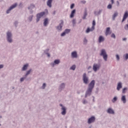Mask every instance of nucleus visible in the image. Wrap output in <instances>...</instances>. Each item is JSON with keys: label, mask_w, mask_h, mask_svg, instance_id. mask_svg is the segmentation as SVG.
<instances>
[{"label": "nucleus", "mask_w": 128, "mask_h": 128, "mask_svg": "<svg viewBox=\"0 0 128 128\" xmlns=\"http://www.w3.org/2000/svg\"><path fill=\"white\" fill-rule=\"evenodd\" d=\"M94 84H96V80H92L88 85V88L85 93L84 98H86L87 96H92V90L94 88Z\"/></svg>", "instance_id": "f257e3e1"}, {"label": "nucleus", "mask_w": 128, "mask_h": 128, "mask_svg": "<svg viewBox=\"0 0 128 128\" xmlns=\"http://www.w3.org/2000/svg\"><path fill=\"white\" fill-rule=\"evenodd\" d=\"M44 14H48V9H46L45 12H40L36 14V22H39L42 17L44 16Z\"/></svg>", "instance_id": "f03ea898"}, {"label": "nucleus", "mask_w": 128, "mask_h": 128, "mask_svg": "<svg viewBox=\"0 0 128 128\" xmlns=\"http://www.w3.org/2000/svg\"><path fill=\"white\" fill-rule=\"evenodd\" d=\"M6 40L8 44H12L14 40H12V33L8 30L6 32Z\"/></svg>", "instance_id": "7ed1b4c3"}, {"label": "nucleus", "mask_w": 128, "mask_h": 128, "mask_svg": "<svg viewBox=\"0 0 128 128\" xmlns=\"http://www.w3.org/2000/svg\"><path fill=\"white\" fill-rule=\"evenodd\" d=\"M100 56H102L105 62L108 61V54H106V50L102 49L101 50L100 53Z\"/></svg>", "instance_id": "20e7f679"}, {"label": "nucleus", "mask_w": 128, "mask_h": 128, "mask_svg": "<svg viewBox=\"0 0 128 128\" xmlns=\"http://www.w3.org/2000/svg\"><path fill=\"white\" fill-rule=\"evenodd\" d=\"M82 80L84 84H88V77L86 76V73H84L82 75Z\"/></svg>", "instance_id": "39448f33"}, {"label": "nucleus", "mask_w": 128, "mask_h": 128, "mask_svg": "<svg viewBox=\"0 0 128 128\" xmlns=\"http://www.w3.org/2000/svg\"><path fill=\"white\" fill-rule=\"evenodd\" d=\"M100 66H102V65L98 63V64H94L92 70L94 72H98L100 68Z\"/></svg>", "instance_id": "423d86ee"}, {"label": "nucleus", "mask_w": 128, "mask_h": 128, "mask_svg": "<svg viewBox=\"0 0 128 128\" xmlns=\"http://www.w3.org/2000/svg\"><path fill=\"white\" fill-rule=\"evenodd\" d=\"M62 26H64V20H60V22L56 27V30H58V32H62Z\"/></svg>", "instance_id": "0eeeda50"}, {"label": "nucleus", "mask_w": 128, "mask_h": 128, "mask_svg": "<svg viewBox=\"0 0 128 128\" xmlns=\"http://www.w3.org/2000/svg\"><path fill=\"white\" fill-rule=\"evenodd\" d=\"M18 6V3H14L12 6H11L8 10H7L6 12V14H10V10H14V8H16V6Z\"/></svg>", "instance_id": "6e6552de"}, {"label": "nucleus", "mask_w": 128, "mask_h": 128, "mask_svg": "<svg viewBox=\"0 0 128 128\" xmlns=\"http://www.w3.org/2000/svg\"><path fill=\"white\" fill-rule=\"evenodd\" d=\"M96 122V116H92L90 118H88V124H92V122Z\"/></svg>", "instance_id": "1a4fd4ad"}, {"label": "nucleus", "mask_w": 128, "mask_h": 128, "mask_svg": "<svg viewBox=\"0 0 128 128\" xmlns=\"http://www.w3.org/2000/svg\"><path fill=\"white\" fill-rule=\"evenodd\" d=\"M60 62V60L58 59L55 60L54 62H52L50 64V66L54 68V66L56 64H59Z\"/></svg>", "instance_id": "9d476101"}, {"label": "nucleus", "mask_w": 128, "mask_h": 128, "mask_svg": "<svg viewBox=\"0 0 128 128\" xmlns=\"http://www.w3.org/2000/svg\"><path fill=\"white\" fill-rule=\"evenodd\" d=\"M106 112L109 114H114V110L112 108H109L106 110Z\"/></svg>", "instance_id": "9b49d317"}, {"label": "nucleus", "mask_w": 128, "mask_h": 128, "mask_svg": "<svg viewBox=\"0 0 128 128\" xmlns=\"http://www.w3.org/2000/svg\"><path fill=\"white\" fill-rule=\"evenodd\" d=\"M128 18V12L126 11L125 12L124 16H123V18L122 21V22H124V20H126V18Z\"/></svg>", "instance_id": "f8f14e48"}, {"label": "nucleus", "mask_w": 128, "mask_h": 128, "mask_svg": "<svg viewBox=\"0 0 128 128\" xmlns=\"http://www.w3.org/2000/svg\"><path fill=\"white\" fill-rule=\"evenodd\" d=\"M64 88H66V84L62 83L59 86L58 90L60 92H62V90H64Z\"/></svg>", "instance_id": "ddd939ff"}, {"label": "nucleus", "mask_w": 128, "mask_h": 128, "mask_svg": "<svg viewBox=\"0 0 128 128\" xmlns=\"http://www.w3.org/2000/svg\"><path fill=\"white\" fill-rule=\"evenodd\" d=\"M61 110H62L61 112L62 116H66V107H62L61 108Z\"/></svg>", "instance_id": "4468645a"}, {"label": "nucleus", "mask_w": 128, "mask_h": 128, "mask_svg": "<svg viewBox=\"0 0 128 128\" xmlns=\"http://www.w3.org/2000/svg\"><path fill=\"white\" fill-rule=\"evenodd\" d=\"M122 88V82H118L117 84L116 90H120V88Z\"/></svg>", "instance_id": "2eb2a0df"}, {"label": "nucleus", "mask_w": 128, "mask_h": 128, "mask_svg": "<svg viewBox=\"0 0 128 128\" xmlns=\"http://www.w3.org/2000/svg\"><path fill=\"white\" fill-rule=\"evenodd\" d=\"M71 56L74 58H78V52L76 51L72 52L71 54Z\"/></svg>", "instance_id": "dca6fc26"}, {"label": "nucleus", "mask_w": 128, "mask_h": 128, "mask_svg": "<svg viewBox=\"0 0 128 128\" xmlns=\"http://www.w3.org/2000/svg\"><path fill=\"white\" fill-rule=\"evenodd\" d=\"M102 12V10H99L98 12L94 11V16H100V14Z\"/></svg>", "instance_id": "f3484780"}, {"label": "nucleus", "mask_w": 128, "mask_h": 128, "mask_svg": "<svg viewBox=\"0 0 128 128\" xmlns=\"http://www.w3.org/2000/svg\"><path fill=\"white\" fill-rule=\"evenodd\" d=\"M98 42L99 44H100V42H104V38L102 36H100L98 38Z\"/></svg>", "instance_id": "a211bd4d"}, {"label": "nucleus", "mask_w": 128, "mask_h": 128, "mask_svg": "<svg viewBox=\"0 0 128 128\" xmlns=\"http://www.w3.org/2000/svg\"><path fill=\"white\" fill-rule=\"evenodd\" d=\"M28 64H26L23 66L22 70L23 72L26 71V70H28Z\"/></svg>", "instance_id": "6ab92c4d"}, {"label": "nucleus", "mask_w": 128, "mask_h": 128, "mask_svg": "<svg viewBox=\"0 0 128 128\" xmlns=\"http://www.w3.org/2000/svg\"><path fill=\"white\" fill-rule=\"evenodd\" d=\"M76 9L73 10L71 12V14H70V18H74V14H76Z\"/></svg>", "instance_id": "aec40b11"}, {"label": "nucleus", "mask_w": 128, "mask_h": 128, "mask_svg": "<svg viewBox=\"0 0 128 128\" xmlns=\"http://www.w3.org/2000/svg\"><path fill=\"white\" fill-rule=\"evenodd\" d=\"M48 18H46L44 19V26H48Z\"/></svg>", "instance_id": "412c9836"}, {"label": "nucleus", "mask_w": 128, "mask_h": 128, "mask_svg": "<svg viewBox=\"0 0 128 128\" xmlns=\"http://www.w3.org/2000/svg\"><path fill=\"white\" fill-rule=\"evenodd\" d=\"M121 100L123 104H126V96L124 95L122 96Z\"/></svg>", "instance_id": "4be33fe9"}, {"label": "nucleus", "mask_w": 128, "mask_h": 128, "mask_svg": "<svg viewBox=\"0 0 128 128\" xmlns=\"http://www.w3.org/2000/svg\"><path fill=\"white\" fill-rule=\"evenodd\" d=\"M36 8V5L34 4H31L30 5L28 6V10H34Z\"/></svg>", "instance_id": "5701e85b"}, {"label": "nucleus", "mask_w": 128, "mask_h": 128, "mask_svg": "<svg viewBox=\"0 0 128 128\" xmlns=\"http://www.w3.org/2000/svg\"><path fill=\"white\" fill-rule=\"evenodd\" d=\"M118 16V12H114V14L112 16V20H116V18Z\"/></svg>", "instance_id": "b1692460"}, {"label": "nucleus", "mask_w": 128, "mask_h": 128, "mask_svg": "<svg viewBox=\"0 0 128 128\" xmlns=\"http://www.w3.org/2000/svg\"><path fill=\"white\" fill-rule=\"evenodd\" d=\"M52 0H48L47 1V6L49 8H52Z\"/></svg>", "instance_id": "393cba45"}, {"label": "nucleus", "mask_w": 128, "mask_h": 128, "mask_svg": "<svg viewBox=\"0 0 128 128\" xmlns=\"http://www.w3.org/2000/svg\"><path fill=\"white\" fill-rule=\"evenodd\" d=\"M87 16H88V12L86 11V10H85L84 12V14L82 17V19L86 20Z\"/></svg>", "instance_id": "a878e982"}, {"label": "nucleus", "mask_w": 128, "mask_h": 128, "mask_svg": "<svg viewBox=\"0 0 128 128\" xmlns=\"http://www.w3.org/2000/svg\"><path fill=\"white\" fill-rule=\"evenodd\" d=\"M32 68H30L26 72V74L24 75V76H26V78H28V74H30V72H32Z\"/></svg>", "instance_id": "bb28decb"}, {"label": "nucleus", "mask_w": 128, "mask_h": 128, "mask_svg": "<svg viewBox=\"0 0 128 128\" xmlns=\"http://www.w3.org/2000/svg\"><path fill=\"white\" fill-rule=\"evenodd\" d=\"M110 28L108 27L106 29V36H108V34H110Z\"/></svg>", "instance_id": "cd10ccee"}, {"label": "nucleus", "mask_w": 128, "mask_h": 128, "mask_svg": "<svg viewBox=\"0 0 128 128\" xmlns=\"http://www.w3.org/2000/svg\"><path fill=\"white\" fill-rule=\"evenodd\" d=\"M26 78V76L24 75V76L20 78V82H22Z\"/></svg>", "instance_id": "c85d7f7f"}, {"label": "nucleus", "mask_w": 128, "mask_h": 128, "mask_svg": "<svg viewBox=\"0 0 128 128\" xmlns=\"http://www.w3.org/2000/svg\"><path fill=\"white\" fill-rule=\"evenodd\" d=\"M90 32H92V30L90 29V28H88L86 30V34H88Z\"/></svg>", "instance_id": "c756f323"}, {"label": "nucleus", "mask_w": 128, "mask_h": 128, "mask_svg": "<svg viewBox=\"0 0 128 128\" xmlns=\"http://www.w3.org/2000/svg\"><path fill=\"white\" fill-rule=\"evenodd\" d=\"M118 100V97L114 96L112 100V102H116Z\"/></svg>", "instance_id": "7c9ffc66"}, {"label": "nucleus", "mask_w": 128, "mask_h": 128, "mask_svg": "<svg viewBox=\"0 0 128 128\" xmlns=\"http://www.w3.org/2000/svg\"><path fill=\"white\" fill-rule=\"evenodd\" d=\"M32 18H34V15H31L28 16V20H30V22H32Z\"/></svg>", "instance_id": "2f4dec72"}, {"label": "nucleus", "mask_w": 128, "mask_h": 128, "mask_svg": "<svg viewBox=\"0 0 128 128\" xmlns=\"http://www.w3.org/2000/svg\"><path fill=\"white\" fill-rule=\"evenodd\" d=\"M44 54H48V52H50V49L47 48V49L44 50Z\"/></svg>", "instance_id": "473e14b6"}, {"label": "nucleus", "mask_w": 128, "mask_h": 128, "mask_svg": "<svg viewBox=\"0 0 128 128\" xmlns=\"http://www.w3.org/2000/svg\"><path fill=\"white\" fill-rule=\"evenodd\" d=\"M65 32V34H70V29H66L64 31Z\"/></svg>", "instance_id": "72a5a7b5"}, {"label": "nucleus", "mask_w": 128, "mask_h": 128, "mask_svg": "<svg viewBox=\"0 0 128 128\" xmlns=\"http://www.w3.org/2000/svg\"><path fill=\"white\" fill-rule=\"evenodd\" d=\"M83 42H84V44H88V40L86 37L84 38Z\"/></svg>", "instance_id": "f704fd0d"}, {"label": "nucleus", "mask_w": 128, "mask_h": 128, "mask_svg": "<svg viewBox=\"0 0 128 128\" xmlns=\"http://www.w3.org/2000/svg\"><path fill=\"white\" fill-rule=\"evenodd\" d=\"M46 83H44L42 84V90H44L46 88Z\"/></svg>", "instance_id": "c9c22d12"}, {"label": "nucleus", "mask_w": 128, "mask_h": 128, "mask_svg": "<svg viewBox=\"0 0 128 128\" xmlns=\"http://www.w3.org/2000/svg\"><path fill=\"white\" fill-rule=\"evenodd\" d=\"M124 58H125V60H128V54H126L124 55Z\"/></svg>", "instance_id": "e433bc0d"}, {"label": "nucleus", "mask_w": 128, "mask_h": 128, "mask_svg": "<svg viewBox=\"0 0 128 128\" xmlns=\"http://www.w3.org/2000/svg\"><path fill=\"white\" fill-rule=\"evenodd\" d=\"M76 65H73L70 67V70H76Z\"/></svg>", "instance_id": "4c0bfd02"}, {"label": "nucleus", "mask_w": 128, "mask_h": 128, "mask_svg": "<svg viewBox=\"0 0 128 128\" xmlns=\"http://www.w3.org/2000/svg\"><path fill=\"white\" fill-rule=\"evenodd\" d=\"M112 8V4H109L107 6V8H108V10H111Z\"/></svg>", "instance_id": "58836bf2"}, {"label": "nucleus", "mask_w": 128, "mask_h": 128, "mask_svg": "<svg viewBox=\"0 0 128 128\" xmlns=\"http://www.w3.org/2000/svg\"><path fill=\"white\" fill-rule=\"evenodd\" d=\"M128 90V88H124L122 90V94H125L126 90Z\"/></svg>", "instance_id": "ea45409f"}, {"label": "nucleus", "mask_w": 128, "mask_h": 128, "mask_svg": "<svg viewBox=\"0 0 128 128\" xmlns=\"http://www.w3.org/2000/svg\"><path fill=\"white\" fill-rule=\"evenodd\" d=\"M72 22L73 26H76V19H73L72 21Z\"/></svg>", "instance_id": "a19ab883"}, {"label": "nucleus", "mask_w": 128, "mask_h": 128, "mask_svg": "<svg viewBox=\"0 0 128 128\" xmlns=\"http://www.w3.org/2000/svg\"><path fill=\"white\" fill-rule=\"evenodd\" d=\"M82 104H88V101L86 99H83Z\"/></svg>", "instance_id": "79ce46f5"}, {"label": "nucleus", "mask_w": 128, "mask_h": 128, "mask_svg": "<svg viewBox=\"0 0 128 128\" xmlns=\"http://www.w3.org/2000/svg\"><path fill=\"white\" fill-rule=\"evenodd\" d=\"M14 24L16 28H18V22L15 21L14 22Z\"/></svg>", "instance_id": "37998d69"}, {"label": "nucleus", "mask_w": 128, "mask_h": 128, "mask_svg": "<svg viewBox=\"0 0 128 128\" xmlns=\"http://www.w3.org/2000/svg\"><path fill=\"white\" fill-rule=\"evenodd\" d=\"M66 32L64 31L63 32H62L61 34H60V36H66Z\"/></svg>", "instance_id": "c03bdc74"}, {"label": "nucleus", "mask_w": 128, "mask_h": 128, "mask_svg": "<svg viewBox=\"0 0 128 128\" xmlns=\"http://www.w3.org/2000/svg\"><path fill=\"white\" fill-rule=\"evenodd\" d=\"M74 8V4H72L70 6V8H71V10H72V8Z\"/></svg>", "instance_id": "a18cd8bd"}, {"label": "nucleus", "mask_w": 128, "mask_h": 128, "mask_svg": "<svg viewBox=\"0 0 128 128\" xmlns=\"http://www.w3.org/2000/svg\"><path fill=\"white\" fill-rule=\"evenodd\" d=\"M111 38H114L116 39V34H111Z\"/></svg>", "instance_id": "49530a36"}, {"label": "nucleus", "mask_w": 128, "mask_h": 128, "mask_svg": "<svg viewBox=\"0 0 128 128\" xmlns=\"http://www.w3.org/2000/svg\"><path fill=\"white\" fill-rule=\"evenodd\" d=\"M116 60H120V55L119 54H116Z\"/></svg>", "instance_id": "de8ad7c7"}, {"label": "nucleus", "mask_w": 128, "mask_h": 128, "mask_svg": "<svg viewBox=\"0 0 128 128\" xmlns=\"http://www.w3.org/2000/svg\"><path fill=\"white\" fill-rule=\"evenodd\" d=\"M92 24L93 26H96V20H94L92 21Z\"/></svg>", "instance_id": "09e8293b"}, {"label": "nucleus", "mask_w": 128, "mask_h": 128, "mask_svg": "<svg viewBox=\"0 0 128 128\" xmlns=\"http://www.w3.org/2000/svg\"><path fill=\"white\" fill-rule=\"evenodd\" d=\"M4 64H0V70H2V68H4Z\"/></svg>", "instance_id": "8fccbe9b"}, {"label": "nucleus", "mask_w": 128, "mask_h": 128, "mask_svg": "<svg viewBox=\"0 0 128 128\" xmlns=\"http://www.w3.org/2000/svg\"><path fill=\"white\" fill-rule=\"evenodd\" d=\"M30 10L29 12H30V14H34V10Z\"/></svg>", "instance_id": "3c124183"}, {"label": "nucleus", "mask_w": 128, "mask_h": 128, "mask_svg": "<svg viewBox=\"0 0 128 128\" xmlns=\"http://www.w3.org/2000/svg\"><path fill=\"white\" fill-rule=\"evenodd\" d=\"M81 2L82 4H84L86 2V0H82Z\"/></svg>", "instance_id": "603ef678"}, {"label": "nucleus", "mask_w": 128, "mask_h": 128, "mask_svg": "<svg viewBox=\"0 0 128 128\" xmlns=\"http://www.w3.org/2000/svg\"><path fill=\"white\" fill-rule=\"evenodd\" d=\"M90 30H92V32L94 30V26H92Z\"/></svg>", "instance_id": "864d4df0"}, {"label": "nucleus", "mask_w": 128, "mask_h": 128, "mask_svg": "<svg viewBox=\"0 0 128 128\" xmlns=\"http://www.w3.org/2000/svg\"><path fill=\"white\" fill-rule=\"evenodd\" d=\"M60 106H61L62 108H65L66 106H64V105H62V104H60Z\"/></svg>", "instance_id": "5fc2aeb1"}, {"label": "nucleus", "mask_w": 128, "mask_h": 128, "mask_svg": "<svg viewBox=\"0 0 128 128\" xmlns=\"http://www.w3.org/2000/svg\"><path fill=\"white\" fill-rule=\"evenodd\" d=\"M46 54L47 55V56H48V58H50V53H48Z\"/></svg>", "instance_id": "6e6d98bb"}, {"label": "nucleus", "mask_w": 128, "mask_h": 128, "mask_svg": "<svg viewBox=\"0 0 128 128\" xmlns=\"http://www.w3.org/2000/svg\"><path fill=\"white\" fill-rule=\"evenodd\" d=\"M122 40L123 42H126V38H123Z\"/></svg>", "instance_id": "4d7b16f0"}, {"label": "nucleus", "mask_w": 128, "mask_h": 128, "mask_svg": "<svg viewBox=\"0 0 128 128\" xmlns=\"http://www.w3.org/2000/svg\"><path fill=\"white\" fill-rule=\"evenodd\" d=\"M91 68H92V66H89L88 67V70H91Z\"/></svg>", "instance_id": "13d9d810"}, {"label": "nucleus", "mask_w": 128, "mask_h": 128, "mask_svg": "<svg viewBox=\"0 0 128 128\" xmlns=\"http://www.w3.org/2000/svg\"><path fill=\"white\" fill-rule=\"evenodd\" d=\"M116 3H117V6H120V2L118 1H116Z\"/></svg>", "instance_id": "bf43d9fd"}, {"label": "nucleus", "mask_w": 128, "mask_h": 128, "mask_svg": "<svg viewBox=\"0 0 128 128\" xmlns=\"http://www.w3.org/2000/svg\"><path fill=\"white\" fill-rule=\"evenodd\" d=\"M56 14V11H54V12H53L52 14H54V15Z\"/></svg>", "instance_id": "052dcab7"}, {"label": "nucleus", "mask_w": 128, "mask_h": 128, "mask_svg": "<svg viewBox=\"0 0 128 128\" xmlns=\"http://www.w3.org/2000/svg\"><path fill=\"white\" fill-rule=\"evenodd\" d=\"M111 2L112 4H114V0H111Z\"/></svg>", "instance_id": "680f3d73"}, {"label": "nucleus", "mask_w": 128, "mask_h": 128, "mask_svg": "<svg viewBox=\"0 0 128 128\" xmlns=\"http://www.w3.org/2000/svg\"><path fill=\"white\" fill-rule=\"evenodd\" d=\"M77 94H80V91H78V92H77Z\"/></svg>", "instance_id": "e2e57ef3"}, {"label": "nucleus", "mask_w": 128, "mask_h": 128, "mask_svg": "<svg viewBox=\"0 0 128 128\" xmlns=\"http://www.w3.org/2000/svg\"><path fill=\"white\" fill-rule=\"evenodd\" d=\"M12 90H14V87H12Z\"/></svg>", "instance_id": "0e129e2a"}, {"label": "nucleus", "mask_w": 128, "mask_h": 128, "mask_svg": "<svg viewBox=\"0 0 128 128\" xmlns=\"http://www.w3.org/2000/svg\"><path fill=\"white\" fill-rule=\"evenodd\" d=\"M2 118V116H0V118Z\"/></svg>", "instance_id": "69168bd1"}, {"label": "nucleus", "mask_w": 128, "mask_h": 128, "mask_svg": "<svg viewBox=\"0 0 128 128\" xmlns=\"http://www.w3.org/2000/svg\"><path fill=\"white\" fill-rule=\"evenodd\" d=\"M78 24H80V22H79Z\"/></svg>", "instance_id": "338daca9"}, {"label": "nucleus", "mask_w": 128, "mask_h": 128, "mask_svg": "<svg viewBox=\"0 0 128 128\" xmlns=\"http://www.w3.org/2000/svg\"><path fill=\"white\" fill-rule=\"evenodd\" d=\"M0 126H2V124H0Z\"/></svg>", "instance_id": "774afa93"}]
</instances>
